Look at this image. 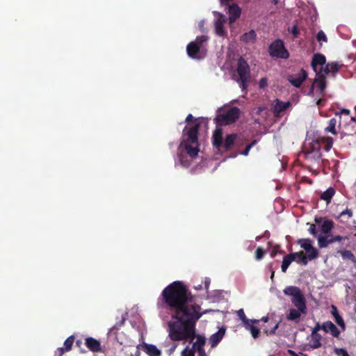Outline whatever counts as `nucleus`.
Listing matches in <instances>:
<instances>
[{
    "label": "nucleus",
    "instance_id": "1",
    "mask_svg": "<svg viewBox=\"0 0 356 356\" xmlns=\"http://www.w3.org/2000/svg\"><path fill=\"white\" fill-rule=\"evenodd\" d=\"M201 306L193 301V296L179 307L168 322L169 337L172 341H193L195 337L197 321L205 314Z\"/></svg>",
    "mask_w": 356,
    "mask_h": 356
},
{
    "label": "nucleus",
    "instance_id": "2",
    "mask_svg": "<svg viewBox=\"0 0 356 356\" xmlns=\"http://www.w3.org/2000/svg\"><path fill=\"white\" fill-rule=\"evenodd\" d=\"M200 122H195L188 129L186 127L183 130L182 140L177 148V158L180 165L188 167L191 160L196 158L200 152L198 133Z\"/></svg>",
    "mask_w": 356,
    "mask_h": 356
},
{
    "label": "nucleus",
    "instance_id": "3",
    "mask_svg": "<svg viewBox=\"0 0 356 356\" xmlns=\"http://www.w3.org/2000/svg\"><path fill=\"white\" fill-rule=\"evenodd\" d=\"M192 297L191 293L181 281H175L162 291L161 298L165 307L175 311Z\"/></svg>",
    "mask_w": 356,
    "mask_h": 356
},
{
    "label": "nucleus",
    "instance_id": "4",
    "mask_svg": "<svg viewBox=\"0 0 356 356\" xmlns=\"http://www.w3.org/2000/svg\"><path fill=\"white\" fill-rule=\"evenodd\" d=\"M236 72L238 78L237 83L240 85L243 91H246L250 82L251 74L248 62L243 57H240L237 62Z\"/></svg>",
    "mask_w": 356,
    "mask_h": 356
},
{
    "label": "nucleus",
    "instance_id": "5",
    "mask_svg": "<svg viewBox=\"0 0 356 356\" xmlns=\"http://www.w3.org/2000/svg\"><path fill=\"white\" fill-rule=\"evenodd\" d=\"M284 293L291 297V302L296 308L307 309L306 305V299L298 286H289L284 291Z\"/></svg>",
    "mask_w": 356,
    "mask_h": 356
},
{
    "label": "nucleus",
    "instance_id": "6",
    "mask_svg": "<svg viewBox=\"0 0 356 356\" xmlns=\"http://www.w3.org/2000/svg\"><path fill=\"white\" fill-rule=\"evenodd\" d=\"M305 158L310 162L318 161L321 158V143L318 140L305 144L302 149Z\"/></svg>",
    "mask_w": 356,
    "mask_h": 356
},
{
    "label": "nucleus",
    "instance_id": "7",
    "mask_svg": "<svg viewBox=\"0 0 356 356\" xmlns=\"http://www.w3.org/2000/svg\"><path fill=\"white\" fill-rule=\"evenodd\" d=\"M268 52L272 58L287 59L289 57V53L280 39L275 40L270 44Z\"/></svg>",
    "mask_w": 356,
    "mask_h": 356
},
{
    "label": "nucleus",
    "instance_id": "8",
    "mask_svg": "<svg viewBox=\"0 0 356 356\" xmlns=\"http://www.w3.org/2000/svg\"><path fill=\"white\" fill-rule=\"evenodd\" d=\"M240 114L238 107H232L224 114L217 116L216 120L220 124H229L235 122L239 118Z\"/></svg>",
    "mask_w": 356,
    "mask_h": 356
},
{
    "label": "nucleus",
    "instance_id": "9",
    "mask_svg": "<svg viewBox=\"0 0 356 356\" xmlns=\"http://www.w3.org/2000/svg\"><path fill=\"white\" fill-rule=\"evenodd\" d=\"M307 313V309L301 308H291L289 309L288 314H286V318L288 321H293L298 323L300 321L301 316L305 315Z\"/></svg>",
    "mask_w": 356,
    "mask_h": 356
},
{
    "label": "nucleus",
    "instance_id": "10",
    "mask_svg": "<svg viewBox=\"0 0 356 356\" xmlns=\"http://www.w3.org/2000/svg\"><path fill=\"white\" fill-rule=\"evenodd\" d=\"M307 72L304 69H301L300 73L289 75L288 76V81L294 87L299 88L302 85V82L307 79Z\"/></svg>",
    "mask_w": 356,
    "mask_h": 356
},
{
    "label": "nucleus",
    "instance_id": "11",
    "mask_svg": "<svg viewBox=\"0 0 356 356\" xmlns=\"http://www.w3.org/2000/svg\"><path fill=\"white\" fill-rule=\"evenodd\" d=\"M290 106L291 103L289 102H282L276 99L272 109L274 116L279 117L280 114L285 111Z\"/></svg>",
    "mask_w": 356,
    "mask_h": 356
},
{
    "label": "nucleus",
    "instance_id": "12",
    "mask_svg": "<svg viewBox=\"0 0 356 356\" xmlns=\"http://www.w3.org/2000/svg\"><path fill=\"white\" fill-rule=\"evenodd\" d=\"M201 49L195 42H191L186 47L187 54L193 59H201L202 58L200 54Z\"/></svg>",
    "mask_w": 356,
    "mask_h": 356
},
{
    "label": "nucleus",
    "instance_id": "13",
    "mask_svg": "<svg viewBox=\"0 0 356 356\" xmlns=\"http://www.w3.org/2000/svg\"><path fill=\"white\" fill-rule=\"evenodd\" d=\"M226 328L222 326L219 328L218 331L213 334L209 338V343L212 348L216 347L220 341L222 339L225 334Z\"/></svg>",
    "mask_w": 356,
    "mask_h": 356
},
{
    "label": "nucleus",
    "instance_id": "14",
    "mask_svg": "<svg viewBox=\"0 0 356 356\" xmlns=\"http://www.w3.org/2000/svg\"><path fill=\"white\" fill-rule=\"evenodd\" d=\"M228 12L229 14V23L232 24L234 23L238 18H239L241 13V9L237 4L233 3L229 6Z\"/></svg>",
    "mask_w": 356,
    "mask_h": 356
},
{
    "label": "nucleus",
    "instance_id": "15",
    "mask_svg": "<svg viewBox=\"0 0 356 356\" xmlns=\"http://www.w3.org/2000/svg\"><path fill=\"white\" fill-rule=\"evenodd\" d=\"M322 330L325 332H330L334 337H339L340 331L337 327V326L330 321L323 323Z\"/></svg>",
    "mask_w": 356,
    "mask_h": 356
},
{
    "label": "nucleus",
    "instance_id": "16",
    "mask_svg": "<svg viewBox=\"0 0 356 356\" xmlns=\"http://www.w3.org/2000/svg\"><path fill=\"white\" fill-rule=\"evenodd\" d=\"M236 137L237 135L236 134H232L226 136L221 147L224 149L225 152H229L232 149L236 141Z\"/></svg>",
    "mask_w": 356,
    "mask_h": 356
},
{
    "label": "nucleus",
    "instance_id": "17",
    "mask_svg": "<svg viewBox=\"0 0 356 356\" xmlns=\"http://www.w3.org/2000/svg\"><path fill=\"white\" fill-rule=\"evenodd\" d=\"M85 343L87 348L92 352L95 353L101 350L100 342L92 337H87Z\"/></svg>",
    "mask_w": 356,
    "mask_h": 356
},
{
    "label": "nucleus",
    "instance_id": "18",
    "mask_svg": "<svg viewBox=\"0 0 356 356\" xmlns=\"http://www.w3.org/2000/svg\"><path fill=\"white\" fill-rule=\"evenodd\" d=\"M213 145L220 149L222 145V131L221 129H216L213 134Z\"/></svg>",
    "mask_w": 356,
    "mask_h": 356
},
{
    "label": "nucleus",
    "instance_id": "19",
    "mask_svg": "<svg viewBox=\"0 0 356 356\" xmlns=\"http://www.w3.org/2000/svg\"><path fill=\"white\" fill-rule=\"evenodd\" d=\"M325 56L321 54H315L312 57V67L314 71H316L317 65L323 66L325 64Z\"/></svg>",
    "mask_w": 356,
    "mask_h": 356
},
{
    "label": "nucleus",
    "instance_id": "20",
    "mask_svg": "<svg viewBox=\"0 0 356 356\" xmlns=\"http://www.w3.org/2000/svg\"><path fill=\"white\" fill-rule=\"evenodd\" d=\"M225 19L223 18V15H221L220 17L215 22V30L216 33L219 36H225L226 35V32L224 29V23Z\"/></svg>",
    "mask_w": 356,
    "mask_h": 356
},
{
    "label": "nucleus",
    "instance_id": "21",
    "mask_svg": "<svg viewBox=\"0 0 356 356\" xmlns=\"http://www.w3.org/2000/svg\"><path fill=\"white\" fill-rule=\"evenodd\" d=\"M322 337L319 333L312 332L311 340L309 341V346L312 349H317L320 348L321 344Z\"/></svg>",
    "mask_w": 356,
    "mask_h": 356
},
{
    "label": "nucleus",
    "instance_id": "22",
    "mask_svg": "<svg viewBox=\"0 0 356 356\" xmlns=\"http://www.w3.org/2000/svg\"><path fill=\"white\" fill-rule=\"evenodd\" d=\"M143 350L149 356H161V352L157 347L153 344L144 343Z\"/></svg>",
    "mask_w": 356,
    "mask_h": 356
},
{
    "label": "nucleus",
    "instance_id": "23",
    "mask_svg": "<svg viewBox=\"0 0 356 356\" xmlns=\"http://www.w3.org/2000/svg\"><path fill=\"white\" fill-rule=\"evenodd\" d=\"M328 237L329 244L333 243L334 242L339 243V248L344 249L346 246L344 245V241H348V238L347 236H326Z\"/></svg>",
    "mask_w": 356,
    "mask_h": 356
},
{
    "label": "nucleus",
    "instance_id": "24",
    "mask_svg": "<svg viewBox=\"0 0 356 356\" xmlns=\"http://www.w3.org/2000/svg\"><path fill=\"white\" fill-rule=\"evenodd\" d=\"M205 344V338L201 335H198L197 337L196 341L193 345V348L195 351L196 350L197 353H200L202 352H205L204 349V346Z\"/></svg>",
    "mask_w": 356,
    "mask_h": 356
},
{
    "label": "nucleus",
    "instance_id": "25",
    "mask_svg": "<svg viewBox=\"0 0 356 356\" xmlns=\"http://www.w3.org/2000/svg\"><path fill=\"white\" fill-rule=\"evenodd\" d=\"M295 261V257L293 253H289L284 256L282 260L281 269L283 273H286L290 264Z\"/></svg>",
    "mask_w": 356,
    "mask_h": 356
},
{
    "label": "nucleus",
    "instance_id": "26",
    "mask_svg": "<svg viewBox=\"0 0 356 356\" xmlns=\"http://www.w3.org/2000/svg\"><path fill=\"white\" fill-rule=\"evenodd\" d=\"M257 34L254 30H250L249 32L244 33L241 36V40L245 43L254 42L256 40Z\"/></svg>",
    "mask_w": 356,
    "mask_h": 356
},
{
    "label": "nucleus",
    "instance_id": "27",
    "mask_svg": "<svg viewBox=\"0 0 356 356\" xmlns=\"http://www.w3.org/2000/svg\"><path fill=\"white\" fill-rule=\"evenodd\" d=\"M342 65H339L338 63H327L325 68L322 70L325 74H328L330 72L336 73L337 72Z\"/></svg>",
    "mask_w": 356,
    "mask_h": 356
},
{
    "label": "nucleus",
    "instance_id": "28",
    "mask_svg": "<svg viewBox=\"0 0 356 356\" xmlns=\"http://www.w3.org/2000/svg\"><path fill=\"white\" fill-rule=\"evenodd\" d=\"M74 341V336L69 337L64 342V347L59 348L58 349L60 353L59 356H61L65 352L70 350L72 349V346L73 345Z\"/></svg>",
    "mask_w": 356,
    "mask_h": 356
},
{
    "label": "nucleus",
    "instance_id": "29",
    "mask_svg": "<svg viewBox=\"0 0 356 356\" xmlns=\"http://www.w3.org/2000/svg\"><path fill=\"white\" fill-rule=\"evenodd\" d=\"M332 314L334 317L335 322L343 329H345V323L342 317L339 315L337 307L332 306Z\"/></svg>",
    "mask_w": 356,
    "mask_h": 356
},
{
    "label": "nucleus",
    "instance_id": "30",
    "mask_svg": "<svg viewBox=\"0 0 356 356\" xmlns=\"http://www.w3.org/2000/svg\"><path fill=\"white\" fill-rule=\"evenodd\" d=\"M321 72L317 74L318 78L315 79L314 84H316L320 92H323L326 86L325 77L323 74H321Z\"/></svg>",
    "mask_w": 356,
    "mask_h": 356
},
{
    "label": "nucleus",
    "instance_id": "31",
    "mask_svg": "<svg viewBox=\"0 0 356 356\" xmlns=\"http://www.w3.org/2000/svg\"><path fill=\"white\" fill-rule=\"evenodd\" d=\"M334 194L335 190L332 187H330L322 193L321 198L326 201L327 204H329Z\"/></svg>",
    "mask_w": 356,
    "mask_h": 356
},
{
    "label": "nucleus",
    "instance_id": "32",
    "mask_svg": "<svg viewBox=\"0 0 356 356\" xmlns=\"http://www.w3.org/2000/svg\"><path fill=\"white\" fill-rule=\"evenodd\" d=\"M293 257H295V261L297 263H300L303 265H307L308 263V259L302 251L293 252Z\"/></svg>",
    "mask_w": 356,
    "mask_h": 356
},
{
    "label": "nucleus",
    "instance_id": "33",
    "mask_svg": "<svg viewBox=\"0 0 356 356\" xmlns=\"http://www.w3.org/2000/svg\"><path fill=\"white\" fill-rule=\"evenodd\" d=\"M333 227H334L333 221L331 220H324V222H323V224L321 225V231L324 234L327 235L330 232V231L332 229Z\"/></svg>",
    "mask_w": 356,
    "mask_h": 356
},
{
    "label": "nucleus",
    "instance_id": "34",
    "mask_svg": "<svg viewBox=\"0 0 356 356\" xmlns=\"http://www.w3.org/2000/svg\"><path fill=\"white\" fill-rule=\"evenodd\" d=\"M254 323H252L251 322H249L248 325H245V327L246 330H249L252 334V337L254 339H257L259 337L260 330L257 327L254 326Z\"/></svg>",
    "mask_w": 356,
    "mask_h": 356
},
{
    "label": "nucleus",
    "instance_id": "35",
    "mask_svg": "<svg viewBox=\"0 0 356 356\" xmlns=\"http://www.w3.org/2000/svg\"><path fill=\"white\" fill-rule=\"evenodd\" d=\"M237 314L238 316V317L240 318V319L242 321L244 326L245 325H248V323L249 322H251L252 323H258L259 322L260 320H256V319H252V320H249L245 313H244V311L243 309H239L238 312H237Z\"/></svg>",
    "mask_w": 356,
    "mask_h": 356
},
{
    "label": "nucleus",
    "instance_id": "36",
    "mask_svg": "<svg viewBox=\"0 0 356 356\" xmlns=\"http://www.w3.org/2000/svg\"><path fill=\"white\" fill-rule=\"evenodd\" d=\"M343 259H348L351 261H355L354 254L350 250H346L344 249H339L337 250Z\"/></svg>",
    "mask_w": 356,
    "mask_h": 356
},
{
    "label": "nucleus",
    "instance_id": "37",
    "mask_svg": "<svg viewBox=\"0 0 356 356\" xmlns=\"http://www.w3.org/2000/svg\"><path fill=\"white\" fill-rule=\"evenodd\" d=\"M319 142H321L324 145V149L325 151L328 152L333 145V138L332 137H325L321 138Z\"/></svg>",
    "mask_w": 356,
    "mask_h": 356
},
{
    "label": "nucleus",
    "instance_id": "38",
    "mask_svg": "<svg viewBox=\"0 0 356 356\" xmlns=\"http://www.w3.org/2000/svg\"><path fill=\"white\" fill-rule=\"evenodd\" d=\"M337 120L335 118H332L331 120H329V122H328V126L327 127L325 128V132H330L334 135H336L337 134V131H336V124H337Z\"/></svg>",
    "mask_w": 356,
    "mask_h": 356
},
{
    "label": "nucleus",
    "instance_id": "39",
    "mask_svg": "<svg viewBox=\"0 0 356 356\" xmlns=\"http://www.w3.org/2000/svg\"><path fill=\"white\" fill-rule=\"evenodd\" d=\"M298 243L306 252H309V249L313 248L309 239H300Z\"/></svg>",
    "mask_w": 356,
    "mask_h": 356
},
{
    "label": "nucleus",
    "instance_id": "40",
    "mask_svg": "<svg viewBox=\"0 0 356 356\" xmlns=\"http://www.w3.org/2000/svg\"><path fill=\"white\" fill-rule=\"evenodd\" d=\"M318 245L320 248H323L327 247L329 245L328 237H327L326 236H320L318 238Z\"/></svg>",
    "mask_w": 356,
    "mask_h": 356
},
{
    "label": "nucleus",
    "instance_id": "41",
    "mask_svg": "<svg viewBox=\"0 0 356 356\" xmlns=\"http://www.w3.org/2000/svg\"><path fill=\"white\" fill-rule=\"evenodd\" d=\"M266 251L262 248L259 247L257 248L254 253L255 259L259 261L264 257Z\"/></svg>",
    "mask_w": 356,
    "mask_h": 356
},
{
    "label": "nucleus",
    "instance_id": "42",
    "mask_svg": "<svg viewBox=\"0 0 356 356\" xmlns=\"http://www.w3.org/2000/svg\"><path fill=\"white\" fill-rule=\"evenodd\" d=\"M208 40V38L206 35H200L197 36L195 41L192 42H195L200 48H202V45L204 42H207Z\"/></svg>",
    "mask_w": 356,
    "mask_h": 356
},
{
    "label": "nucleus",
    "instance_id": "43",
    "mask_svg": "<svg viewBox=\"0 0 356 356\" xmlns=\"http://www.w3.org/2000/svg\"><path fill=\"white\" fill-rule=\"evenodd\" d=\"M307 253V259L309 260H312L316 259L318 257V251L314 247L312 249H309V252H306Z\"/></svg>",
    "mask_w": 356,
    "mask_h": 356
},
{
    "label": "nucleus",
    "instance_id": "44",
    "mask_svg": "<svg viewBox=\"0 0 356 356\" xmlns=\"http://www.w3.org/2000/svg\"><path fill=\"white\" fill-rule=\"evenodd\" d=\"M316 40L318 42H327V38L325 33L323 31H319L316 35Z\"/></svg>",
    "mask_w": 356,
    "mask_h": 356
},
{
    "label": "nucleus",
    "instance_id": "45",
    "mask_svg": "<svg viewBox=\"0 0 356 356\" xmlns=\"http://www.w3.org/2000/svg\"><path fill=\"white\" fill-rule=\"evenodd\" d=\"M347 216V220L350 219L352 216H353V211L351 209H346L345 211H343L340 213L339 216V218H343L344 216Z\"/></svg>",
    "mask_w": 356,
    "mask_h": 356
},
{
    "label": "nucleus",
    "instance_id": "46",
    "mask_svg": "<svg viewBox=\"0 0 356 356\" xmlns=\"http://www.w3.org/2000/svg\"><path fill=\"white\" fill-rule=\"evenodd\" d=\"M334 353L337 356H348L349 355L348 352L343 348H335L334 350Z\"/></svg>",
    "mask_w": 356,
    "mask_h": 356
},
{
    "label": "nucleus",
    "instance_id": "47",
    "mask_svg": "<svg viewBox=\"0 0 356 356\" xmlns=\"http://www.w3.org/2000/svg\"><path fill=\"white\" fill-rule=\"evenodd\" d=\"M181 356H195V350L193 349L188 350L186 347L182 350Z\"/></svg>",
    "mask_w": 356,
    "mask_h": 356
},
{
    "label": "nucleus",
    "instance_id": "48",
    "mask_svg": "<svg viewBox=\"0 0 356 356\" xmlns=\"http://www.w3.org/2000/svg\"><path fill=\"white\" fill-rule=\"evenodd\" d=\"M291 32L293 38H297L298 37V35H299V30H298V26H297L296 24L293 26Z\"/></svg>",
    "mask_w": 356,
    "mask_h": 356
},
{
    "label": "nucleus",
    "instance_id": "49",
    "mask_svg": "<svg viewBox=\"0 0 356 356\" xmlns=\"http://www.w3.org/2000/svg\"><path fill=\"white\" fill-rule=\"evenodd\" d=\"M259 88H264L267 86V79L266 78H261L259 83Z\"/></svg>",
    "mask_w": 356,
    "mask_h": 356
},
{
    "label": "nucleus",
    "instance_id": "50",
    "mask_svg": "<svg viewBox=\"0 0 356 356\" xmlns=\"http://www.w3.org/2000/svg\"><path fill=\"white\" fill-rule=\"evenodd\" d=\"M323 324L321 325L319 323H317L314 327L312 329V332L318 333V332L320 330H322Z\"/></svg>",
    "mask_w": 356,
    "mask_h": 356
},
{
    "label": "nucleus",
    "instance_id": "51",
    "mask_svg": "<svg viewBox=\"0 0 356 356\" xmlns=\"http://www.w3.org/2000/svg\"><path fill=\"white\" fill-rule=\"evenodd\" d=\"M280 248V246L279 245H275L272 252H270V257H275L276 256V254L278 253V249Z\"/></svg>",
    "mask_w": 356,
    "mask_h": 356
},
{
    "label": "nucleus",
    "instance_id": "52",
    "mask_svg": "<svg viewBox=\"0 0 356 356\" xmlns=\"http://www.w3.org/2000/svg\"><path fill=\"white\" fill-rule=\"evenodd\" d=\"M251 148V145H248L245 149L241 152V154L243 156H248Z\"/></svg>",
    "mask_w": 356,
    "mask_h": 356
},
{
    "label": "nucleus",
    "instance_id": "53",
    "mask_svg": "<svg viewBox=\"0 0 356 356\" xmlns=\"http://www.w3.org/2000/svg\"><path fill=\"white\" fill-rule=\"evenodd\" d=\"M309 232L310 234H313L314 236L316 234L317 232H316V229L315 225L312 224L310 225V227L309 229Z\"/></svg>",
    "mask_w": 356,
    "mask_h": 356
},
{
    "label": "nucleus",
    "instance_id": "54",
    "mask_svg": "<svg viewBox=\"0 0 356 356\" xmlns=\"http://www.w3.org/2000/svg\"><path fill=\"white\" fill-rule=\"evenodd\" d=\"M193 120H195L196 121V119H195L193 118V116L192 115V114H188L186 118V122L187 123H190L191 122H192Z\"/></svg>",
    "mask_w": 356,
    "mask_h": 356
},
{
    "label": "nucleus",
    "instance_id": "55",
    "mask_svg": "<svg viewBox=\"0 0 356 356\" xmlns=\"http://www.w3.org/2000/svg\"><path fill=\"white\" fill-rule=\"evenodd\" d=\"M279 327V323H276L275 325L269 331L270 334H274L275 333L276 330Z\"/></svg>",
    "mask_w": 356,
    "mask_h": 356
},
{
    "label": "nucleus",
    "instance_id": "56",
    "mask_svg": "<svg viewBox=\"0 0 356 356\" xmlns=\"http://www.w3.org/2000/svg\"><path fill=\"white\" fill-rule=\"evenodd\" d=\"M350 113V111L348 109H346V108H343L340 112V114H344L346 115H349Z\"/></svg>",
    "mask_w": 356,
    "mask_h": 356
},
{
    "label": "nucleus",
    "instance_id": "57",
    "mask_svg": "<svg viewBox=\"0 0 356 356\" xmlns=\"http://www.w3.org/2000/svg\"><path fill=\"white\" fill-rule=\"evenodd\" d=\"M222 4L228 5L233 0H220Z\"/></svg>",
    "mask_w": 356,
    "mask_h": 356
},
{
    "label": "nucleus",
    "instance_id": "58",
    "mask_svg": "<svg viewBox=\"0 0 356 356\" xmlns=\"http://www.w3.org/2000/svg\"><path fill=\"white\" fill-rule=\"evenodd\" d=\"M209 284H210V281L209 280H206L205 282H204V287L205 289L207 290L208 288H209Z\"/></svg>",
    "mask_w": 356,
    "mask_h": 356
},
{
    "label": "nucleus",
    "instance_id": "59",
    "mask_svg": "<svg viewBox=\"0 0 356 356\" xmlns=\"http://www.w3.org/2000/svg\"><path fill=\"white\" fill-rule=\"evenodd\" d=\"M81 345H82V341L81 340H77L76 341V346L77 347L81 348Z\"/></svg>",
    "mask_w": 356,
    "mask_h": 356
},
{
    "label": "nucleus",
    "instance_id": "60",
    "mask_svg": "<svg viewBox=\"0 0 356 356\" xmlns=\"http://www.w3.org/2000/svg\"><path fill=\"white\" fill-rule=\"evenodd\" d=\"M257 143V140H254L253 141H252L250 144H248L249 145H251V147H252L254 145H255Z\"/></svg>",
    "mask_w": 356,
    "mask_h": 356
},
{
    "label": "nucleus",
    "instance_id": "61",
    "mask_svg": "<svg viewBox=\"0 0 356 356\" xmlns=\"http://www.w3.org/2000/svg\"><path fill=\"white\" fill-rule=\"evenodd\" d=\"M261 321L264 322H268V316H264L261 318Z\"/></svg>",
    "mask_w": 356,
    "mask_h": 356
},
{
    "label": "nucleus",
    "instance_id": "62",
    "mask_svg": "<svg viewBox=\"0 0 356 356\" xmlns=\"http://www.w3.org/2000/svg\"><path fill=\"white\" fill-rule=\"evenodd\" d=\"M323 102H324V100H323V99H319V100H318V102H317V103H316V104H317V105H318V106H323Z\"/></svg>",
    "mask_w": 356,
    "mask_h": 356
},
{
    "label": "nucleus",
    "instance_id": "63",
    "mask_svg": "<svg viewBox=\"0 0 356 356\" xmlns=\"http://www.w3.org/2000/svg\"><path fill=\"white\" fill-rule=\"evenodd\" d=\"M321 221H322V218H315V222L316 223H318V224L320 223Z\"/></svg>",
    "mask_w": 356,
    "mask_h": 356
},
{
    "label": "nucleus",
    "instance_id": "64",
    "mask_svg": "<svg viewBox=\"0 0 356 356\" xmlns=\"http://www.w3.org/2000/svg\"><path fill=\"white\" fill-rule=\"evenodd\" d=\"M198 356H207L205 352L198 353Z\"/></svg>",
    "mask_w": 356,
    "mask_h": 356
}]
</instances>
